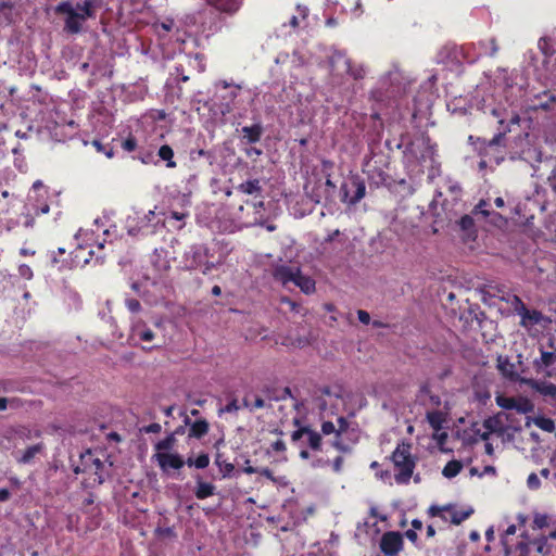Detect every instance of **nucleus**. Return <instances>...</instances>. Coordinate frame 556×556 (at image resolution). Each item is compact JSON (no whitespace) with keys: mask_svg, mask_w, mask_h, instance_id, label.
I'll list each match as a JSON object with an SVG mask.
<instances>
[{"mask_svg":"<svg viewBox=\"0 0 556 556\" xmlns=\"http://www.w3.org/2000/svg\"><path fill=\"white\" fill-rule=\"evenodd\" d=\"M508 131H510L508 127L500 130L490 140L469 135L468 143L479 157H484L495 165H500L505 160V137Z\"/></svg>","mask_w":556,"mask_h":556,"instance_id":"1","label":"nucleus"},{"mask_svg":"<svg viewBox=\"0 0 556 556\" xmlns=\"http://www.w3.org/2000/svg\"><path fill=\"white\" fill-rule=\"evenodd\" d=\"M220 261L214 260L208 247L204 243H194L190 245L182 255V268L187 270H195L201 268L204 275L210 274L213 269L220 265Z\"/></svg>","mask_w":556,"mask_h":556,"instance_id":"2","label":"nucleus"},{"mask_svg":"<svg viewBox=\"0 0 556 556\" xmlns=\"http://www.w3.org/2000/svg\"><path fill=\"white\" fill-rule=\"evenodd\" d=\"M417 458H413L412 454H391L386 457L383 466H392L396 471L394 475L397 483H407L413 475ZM381 479L388 478L391 475L389 468L381 470L377 473Z\"/></svg>","mask_w":556,"mask_h":556,"instance_id":"3","label":"nucleus"},{"mask_svg":"<svg viewBox=\"0 0 556 556\" xmlns=\"http://www.w3.org/2000/svg\"><path fill=\"white\" fill-rule=\"evenodd\" d=\"M321 432L324 435L333 434L331 445L340 452H349L350 446L345 443V438L349 434V422L345 418H338V428L331 421H324L321 425Z\"/></svg>","mask_w":556,"mask_h":556,"instance_id":"4","label":"nucleus"},{"mask_svg":"<svg viewBox=\"0 0 556 556\" xmlns=\"http://www.w3.org/2000/svg\"><path fill=\"white\" fill-rule=\"evenodd\" d=\"M342 201L350 205L357 204L366 194L365 180L359 175H351L341 186Z\"/></svg>","mask_w":556,"mask_h":556,"instance_id":"5","label":"nucleus"},{"mask_svg":"<svg viewBox=\"0 0 556 556\" xmlns=\"http://www.w3.org/2000/svg\"><path fill=\"white\" fill-rule=\"evenodd\" d=\"M459 437L465 445L485 441V452H493L492 444L488 442V431H484L482 422H472L460 432Z\"/></svg>","mask_w":556,"mask_h":556,"instance_id":"6","label":"nucleus"},{"mask_svg":"<svg viewBox=\"0 0 556 556\" xmlns=\"http://www.w3.org/2000/svg\"><path fill=\"white\" fill-rule=\"evenodd\" d=\"M291 439L293 442H300L299 447L302 450L301 452H306V447H311L313 450L318 448L321 437L318 432L304 427L293 431Z\"/></svg>","mask_w":556,"mask_h":556,"instance_id":"7","label":"nucleus"},{"mask_svg":"<svg viewBox=\"0 0 556 556\" xmlns=\"http://www.w3.org/2000/svg\"><path fill=\"white\" fill-rule=\"evenodd\" d=\"M403 535L396 531H388L382 534L380 549L386 556H395L403 548Z\"/></svg>","mask_w":556,"mask_h":556,"instance_id":"8","label":"nucleus"},{"mask_svg":"<svg viewBox=\"0 0 556 556\" xmlns=\"http://www.w3.org/2000/svg\"><path fill=\"white\" fill-rule=\"evenodd\" d=\"M339 63H342L346 74L350 75L354 80H361L365 78L366 70L363 64L355 63L342 53H336L331 58V64L332 66H336Z\"/></svg>","mask_w":556,"mask_h":556,"instance_id":"9","label":"nucleus"},{"mask_svg":"<svg viewBox=\"0 0 556 556\" xmlns=\"http://www.w3.org/2000/svg\"><path fill=\"white\" fill-rule=\"evenodd\" d=\"M260 391L268 401L278 402L293 397L289 387H280L276 382L264 383Z\"/></svg>","mask_w":556,"mask_h":556,"instance_id":"10","label":"nucleus"},{"mask_svg":"<svg viewBox=\"0 0 556 556\" xmlns=\"http://www.w3.org/2000/svg\"><path fill=\"white\" fill-rule=\"evenodd\" d=\"M78 460L80 464H76L71 457L72 468L75 473L86 472L88 470H93V473L97 475L98 470L102 467V463L98 458H92L93 454H77Z\"/></svg>","mask_w":556,"mask_h":556,"instance_id":"11","label":"nucleus"},{"mask_svg":"<svg viewBox=\"0 0 556 556\" xmlns=\"http://www.w3.org/2000/svg\"><path fill=\"white\" fill-rule=\"evenodd\" d=\"M308 13L309 10L305 5L298 4L287 22H283L282 26H289L292 30L303 29L308 26Z\"/></svg>","mask_w":556,"mask_h":556,"instance_id":"12","label":"nucleus"},{"mask_svg":"<svg viewBox=\"0 0 556 556\" xmlns=\"http://www.w3.org/2000/svg\"><path fill=\"white\" fill-rule=\"evenodd\" d=\"M153 29L160 40H165L167 35L174 31L173 36H175L176 41L180 45L185 43V39L180 35V30L178 28H175V22L172 18H166L163 22L154 23Z\"/></svg>","mask_w":556,"mask_h":556,"instance_id":"13","label":"nucleus"},{"mask_svg":"<svg viewBox=\"0 0 556 556\" xmlns=\"http://www.w3.org/2000/svg\"><path fill=\"white\" fill-rule=\"evenodd\" d=\"M153 458L167 475H169L172 470H178L185 465V462L178 454H153Z\"/></svg>","mask_w":556,"mask_h":556,"instance_id":"14","label":"nucleus"},{"mask_svg":"<svg viewBox=\"0 0 556 556\" xmlns=\"http://www.w3.org/2000/svg\"><path fill=\"white\" fill-rule=\"evenodd\" d=\"M300 271L298 267H291L288 265H277L273 269V278L280 282L282 286H287L288 283H294L295 278Z\"/></svg>","mask_w":556,"mask_h":556,"instance_id":"15","label":"nucleus"},{"mask_svg":"<svg viewBox=\"0 0 556 556\" xmlns=\"http://www.w3.org/2000/svg\"><path fill=\"white\" fill-rule=\"evenodd\" d=\"M206 3L212 7L215 11L219 12L220 14L225 15H233L236 14L242 3L243 0H205Z\"/></svg>","mask_w":556,"mask_h":556,"instance_id":"16","label":"nucleus"},{"mask_svg":"<svg viewBox=\"0 0 556 556\" xmlns=\"http://www.w3.org/2000/svg\"><path fill=\"white\" fill-rule=\"evenodd\" d=\"M529 388L544 397L556 400V384L546 380L529 379L526 381Z\"/></svg>","mask_w":556,"mask_h":556,"instance_id":"17","label":"nucleus"},{"mask_svg":"<svg viewBox=\"0 0 556 556\" xmlns=\"http://www.w3.org/2000/svg\"><path fill=\"white\" fill-rule=\"evenodd\" d=\"M484 431H488V439L490 435L502 438L506 432V426L503 422L502 414L489 417L482 422Z\"/></svg>","mask_w":556,"mask_h":556,"instance_id":"18","label":"nucleus"},{"mask_svg":"<svg viewBox=\"0 0 556 556\" xmlns=\"http://www.w3.org/2000/svg\"><path fill=\"white\" fill-rule=\"evenodd\" d=\"M556 103V96L549 91L545 90L540 94H536L532 104L530 105V110L536 112L539 110L542 111H551L553 105Z\"/></svg>","mask_w":556,"mask_h":556,"instance_id":"19","label":"nucleus"},{"mask_svg":"<svg viewBox=\"0 0 556 556\" xmlns=\"http://www.w3.org/2000/svg\"><path fill=\"white\" fill-rule=\"evenodd\" d=\"M94 251H87L84 247H77L71 253V266L72 267H84L89 264L93 257Z\"/></svg>","mask_w":556,"mask_h":556,"instance_id":"20","label":"nucleus"},{"mask_svg":"<svg viewBox=\"0 0 556 556\" xmlns=\"http://www.w3.org/2000/svg\"><path fill=\"white\" fill-rule=\"evenodd\" d=\"M263 126L261 123L253 124L251 126H244L241 129L242 141L248 144L256 143L261 140L263 135Z\"/></svg>","mask_w":556,"mask_h":556,"instance_id":"21","label":"nucleus"},{"mask_svg":"<svg viewBox=\"0 0 556 556\" xmlns=\"http://www.w3.org/2000/svg\"><path fill=\"white\" fill-rule=\"evenodd\" d=\"M101 0H85L83 3H77L76 9L80 12V18L86 21L96 16V8L100 7Z\"/></svg>","mask_w":556,"mask_h":556,"instance_id":"22","label":"nucleus"},{"mask_svg":"<svg viewBox=\"0 0 556 556\" xmlns=\"http://www.w3.org/2000/svg\"><path fill=\"white\" fill-rule=\"evenodd\" d=\"M237 190L244 194H253L255 197L263 198V195H262L263 188L261 186L260 179H251V180L241 182L237 187Z\"/></svg>","mask_w":556,"mask_h":556,"instance_id":"23","label":"nucleus"},{"mask_svg":"<svg viewBox=\"0 0 556 556\" xmlns=\"http://www.w3.org/2000/svg\"><path fill=\"white\" fill-rule=\"evenodd\" d=\"M520 325L525 328H528L530 326L540 324L544 316L540 311L527 308L526 312L520 315Z\"/></svg>","mask_w":556,"mask_h":556,"instance_id":"24","label":"nucleus"},{"mask_svg":"<svg viewBox=\"0 0 556 556\" xmlns=\"http://www.w3.org/2000/svg\"><path fill=\"white\" fill-rule=\"evenodd\" d=\"M498 298L510 304L511 307L514 308L515 313L517 315H521L523 312H526V309L528 308L526 306V304L523 303V301L516 294H510V293H506V294H503V295H498Z\"/></svg>","mask_w":556,"mask_h":556,"instance_id":"25","label":"nucleus"},{"mask_svg":"<svg viewBox=\"0 0 556 556\" xmlns=\"http://www.w3.org/2000/svg\"><path fill=\"white\" fill-rule=\"evenodd\" d=\"M530 422H533L538 428L546 432L555 431V421L545 416H536L533 418L528 417L526 422L527 426H530Z\"/></svg>","mask_w":556,"mask_h":556,"instance_id":"26","label":"nucleus"},{"mask_svg":"<svg viewBox=\"0 0 556 556\" xmlns=\"http://www.w3.org/2000/svg\"><path fill=\"white\" fill-rule=\"evenodd\" d=\"M293 285L299 287L305 294L315 292V280L308 276L302 275L301 270L299 271Z\"/></svg>","mask_w":556,"mask_h":556,"instance_id":"27","label":"nucleus"},{"mask_svg":"<svg viewBox=\"0 0 556 556\" xmlns=\"http://www.w3.org/2000/svg\"><path fill=\"white\" fill-rule=\"evenodd\" d=\"M81 22L84 21L80 18V14L76 11L65 18L64 29L70 34H78L81 30Z\"/></svg>","mask_w":556,"mask_h":556,"instance_id":"28","label":"nucleus"},{"mask_svg":"<svg viewBox=\"0 0 556 556\" xmlns=\"http://www.w3.org/2000/svg\"><path fill=\"white\" fill-rule=\"evenodd\" d=\"M306 194L309 197L311 201L316 204H319L323 200H328L331 194L323 189L321 184L314 187L311 191L308 190V186L305 187Z\"/></svg>","mask_w":556,"mask_h":556,"instance_id":"29","label":"nucleus"},{"mask_svg":"<svg viewBox=\"0 0 556 556\" xmlns=\"http://www.w3.org/2000/svg\"><path fill=\"white\" fill-rule=\"evenodd\" d=\"M427 421L431 426V428L439 432L443 428V424L445 422L444 414L440 410H432L427 413Z\"/></svg>","mask_w":556,"mask_h":556,"instance_id":"30","label":"nucleus"},{"mask_svg":"<svg viewBox=\"0 0 556 556\" xmlns=\"http://www.w3.org/2000/svg\"><path fill=\"white\" fill-rule=\"evenodd\" d=\"M208 431V422L204 419L195 420L189 428V437L201 439Z\"/></svg>","mask_w":556,"mask_h":556,"instance_id":"31","label":"nucleus"},{"mask_svg":"<svg viewBox=\"0 0 556 556\" xmlns=\"http://www.w3.org/2000/svg\"><path fill=\"white\" fill-rule=\"evenodd\" d=\"M514 409L519 414L532 413L534 410V404L526 396H517Z\"/></svg>","mask_w":556,"mask_h":556,"instance_id":"32","label":"nucleus"},{"mask_svg":"<svg viewBox=\"0 0 556 556\" xmlns=\"http://www.w3.org/2000/svg\"><path fill=\"white\" fill-rule=\"evenodd\" d=\"M215 486L211 483L203 482L200 479L197 482L194 494L197 498L203 500L214 494Z\"/></svg>","mask_w":556,"mask_h":556,"instance_id":"33","label":"nucleus"},{"mask_svg":"<svg viewBox=\"0 0 556 556\" xmlns=\"http://www.w3.org/2000/svg\"><path fill=\"white\" fill-rule=\"evenodd\" d=\"M554 363H556V354L554 352L541 351V358L535 359L533 364L536 369H540L541 367H551Z\"/></svg>","mask_w":556,"mask_h":556,"instance_id":"34","label":"nucleus"},{"mask_svg":"<svg viewBox=\"0 0 556 556\" xmlns=\"http://www.w3.org/2000/svg\"><path fill=\"white\" fill-rule=\"evenodd\" d=\"M157 155L160 156L161 160L166 161V166L168 168L176 167V162L173 160L174 151L172 147H169L168 144H163L162 147H160Z\"/></svg>","mask_w":556,"mask_h":556,"instance_id":"35","label":"nucleus"},{"mask_svg":"<svg viewBox=\"0 0 556 556\" xmlns=\"http://www.w3.org/2000/svg\"><path fill=\"white\" fill-rule=\"evenodd\" d=\"M463 468V464L460 460L453 459L446 464V466L442 470V475L445 478H454L459 473Z\"/></svg>","mask_w":556,"mask_h":556,"instance_id":"36","label":"nucleus"},{"mask_svg":"<svg viewBox=\"0 0 556 556\" xmlns=\"http://www.w3.org/2000/svg\"><path fill=\"white\" fill-rule=\"evenodd\" d=\"M473 514V508L472 507H469L467 508L466 510H455L454 508L452 509V511H450V515H451V522L453 525H460L464 520H466L467 518H469L471 515Z\"/></svg>","mask_w":556,"mask_h":556,"instance_id":"37","label":"nucleus"},{"mask_svg":"<svg viewBox=\"0 0 556 556\" xmlns=\"http://www.w3.org/2000/svg\"><path fill=\"white\" fill-rule=\"evenodd\" d=\"M452 509H453L452 504H448L445 506L432 505L429 507L428 514L431 517H440L443 521H447V517H446L445 513H450V511H452Z\"/></svg>","mask_w":556,"mask_h":556,"instance_id":"38","label":"nucleus"},{"mask_svg":"<svg viewBox=\"0 0 556 556\" xmlns=\"http://www.w3.org/2000/svg\"><path fill=\"white\" fill-rule=\"evenodd\" d=\"M249 459L245 460V466L243 467V471L247 473H255L258 472L262 476H265L266 478L270 479L271 481H276V479L273 477V472L266 468V467H253Z\"/></svg>","mask_w":556,"mask_h":556,"instance_id":"39","label":"nucleus"},{"mask_svg":"<svg viewBox=\"0 0 556 556\" xmlns=\"http://www.w3.org/2000/svg\"><path fill=\"white\" fill-rule=\"evenodd\" d=\"M109 427L101 425V434L105 438L109 444L119 443L123 440V435L117 430L108 431Z\"/></svg>","mask_w":556,"mask_h":556,"instance_id":"40","label":"nucleus"},{"mask_svg":"<svg viewBox=\"0 0 556 556\" xmlns=\"http://www.w3.org/2000/svg\"><path fill=\"white\" fill-rule=\"evenodd\" d=\"M189 216V213L187 211H176V210H169L166 218L167 219H174L176 222H179L180 224L176 226L177 229H181L184 227V220Z\"/></svg>","mask_w":556,"mask_h":556,"instance_id":"41","label":"nucleus"},{"mask_svg":"<svg viewBox=\"0 0 556 556\" xmlns=\"http://www.w3.org/2000/svg\"><path fill=\"white\" fill-rule=\"evenodd\" d=\"M175 442H176V439H175L174 434H168L165 439L156 442L155 451L156 452L168 451V450L173 448Z\"/></svg>","mask_w":556,"mask_h":556,"instance_id":"42","label":"nucleus"},{"mask_svg":"<svg viewBox=\"0 0 556 556\" xmlns=\"http://www.w3.org/2000/svg\"><path fill=\"white\" fill-rule=\"evenodd\" d=\"M516 396L497 395L495 397L496 404L503 409H514Z\"/></svg>","mask_w":556,"mask_h":556,"instance_id":"43","label":"nucleus"},{"mask_svg":"<svg viewBox=\"0 0 556 556\" xmlns=\"http://www.w3.org/2000/svg\"><path fill=\"white\" fill-rule=\"evenodd\" d=\"M134 334L144 342H151L154 339V332L149 328L135 327Z\"/></svg>","mask_w":556,"mask_h":556,"instance_id":"44","label":"nucleus"},{"mask_svg":"<svg viewBox=\"0 0 556 556\" xmlns=\"http://www.w3.org/2000/svg\"><path fill=\"white\" fill-rule=\"evenodd\" d=\"M13 5L9 2L0 3V18H3L8 24L13 22L12 17Z\"/></svg>","mask_w":556,"mask_h":556,"instance_id":"45","label":"nucleus"},{"mask_svg":"<svg viewBox=\"0 0 556 556\" xmlns=\"http://www.w3.org/2000/svg\"><path fill=\"white\" fill-rule=\"evenodd\" d=\"M547 536L542 535L533 541V543L536 544V552L544 556L551 553V546L547 544Z\"/></svg>","mask_w":556,"mask_h":556,"instance_id":"46","label":"nucleus"},{"mask_svg":"<svg viewBox=\"0 0 556 556\" xmlns=\"http://www.w3.org/2000/svg\"><path fill=\"white\" fill-rule=\"evenodd\" d=\"M121 147L126 152H134L138 149L137 139L130 134L127 138L122 140Z\"/></svg>","mask_w":556,"mask_h":556,"instance_id":"47","label":"nucleus"},{"mask_svg":"<svg viewBox=\"0 0 556 556\" xmlns=\"http://www.w3.org/2000/svg\"><path fill=\"white\" fill-rule=\"evenodd\" d=\"M216 465L219 467L224 477L229 476L235 469V466L232 463H227L226 460H222V454H217Z\"/></svg>","mask_w":556,"mask_h":556,"instance_id":"48","label":"nucleus"},{"mask_svg":"<svg viewBox=\"0 0 556 556\" xmlns=\"http://www.w3.org/2000/svg\"><path fill=\"white\" fill-rule=\"evenodd\" d=\"M433 437H434V439L438 442L440 452H453L452 448L444 447V444H445V442L447 440V432L446 431H444L443 429L441 431H439V432L434 431Z\"/></svg>","mask_w":556,"mask_h":556,"instance_id":"49","label":"nucleus"},{"mask_svg":"<svg viewBox=\"0 0 556 556\" xmlns=\"http://www.w3.org/2000/svg\"><path fill=\"white\" fill-rule=\"evenodd\" d=\"M56 14H66L67 16L76 12L68 1L59 3L54 9Z\"/></svg>","mask_w":556,"mask_h":556,"instance_id":"50","label":"nucleus"},{"mask_svg":"<svg viewBox=\"0 0 556 556\" xmlns=\"http://www.w3.org/2000/svg\"><path fill=\"white\" fill-rule=\"evenodd\" d=\"M265 396L262 397V396H255V400H254V403L253 405H250L249 401L247 397H244L243 400V404L244 406L247 407H251V409H261V408H264L266 406L265 404Z\"/></svg>","mask_w":556,"mask_h":556,"instance_id":"51","label":"nucleus"},{"mask_svg":"<svg viewBox=\"0 0 556 556\" xmlns=\"http://www.w3.org/2000/svg\"><path fill=\"white\" fill-rule=\"evenodd\" d=\"M125 305L131 313H139L141 311V303L137 299H126Z\"/></svg>","mask_w":556,"mask_h":556,"instance_id":"52","label":"nucleus"},{"mask_svg":"<svg viewBox=\"0 0 556 556\" xmlns=\"http://www.w3.org/2000/svg\"><path fill=\"white\" fill-rule=\"evenodd\" d=\"M548 526V517L542 514H535L533 520V527L538 529H542Z\"/></svg>","mask_w":556,"mask_h":556,"instance_id":"53","label":"nucleus"},{"mask_svg":"<svg viewBox=\"0 0 556 556\" xmlns=\"http://www.w3.org/2000/svg\"><path fill=\"white\" fill-rule=\"evenodd\" d=\"M459 226L463 230H470L473 228L475 226V222H473V218L469 215H464L460 219H459Z\"/></svg>","mask_w":556,"mask_h":556,"instance_id":"54","label":"nucleus"},{"mask_svg":"<svg viewBox=\"0 0 556 556\" xmlns=\"http://www.w3.org/2000/svg\"><path fill=\"white\" fill-rule=\"evenodd\" d=\"M18 275L26 280H30L34 276L33 269L27 264H21L18 266Z\"/></svg>","mask_w":556,"mask_h":556,"instance_id":"55","label":"nucleus"},{"mask_svg":"<svg viewBox=\"0 0 556 556\" xmlns=\"http://www.w3.org/2000/svg\"><path fill=\"white\" fill-rule=\"evenodd\" d=\"M162 427L157 422H152L149 426H144L139 428L140 433H159L161 431Z\"/></svg>","mask_w":556,"mask_h":556,"instance_id":"56","label":"nucleus"},{"mask_svg":"<svg viewBox=\"0 0 556 556\" xmlns=\"http://www.w3.org/2000/svg\"><path fill=\"white\" fill-rule=\"evenodd\" d=\"M488 202L484 201V200H481L473 208V213L475 214H481L482 216L484 217H488L490 215V212L488 210H485V207L488 206Z\"/></svg>","mask_w":556,"mask_h":556,"instance_id":"57","label":"nucleus"},{"mask_svg":"<svg viewBox=\"0 0 556 556\" xmlns=\"http://www.w3.org/2000/svg\"><path fill=\"white\" fill-rule=\"evenodd\" d=\"M208 463L210 459L207 454H200V456L194 459V466L200 469L207 467Z\"/></svg>","mask_w":556,"mask_h":556,"instance_id":"58","label":"nucleus"},{"mask_svg":"<svg viewBox=\"0 0 556 556\" xmlns=\"http://www.w3.org/2000/svg\"><path fill=\"white\" fill-rule=\"evenodd\" d=\"M507 366L513 367L507 358L503 359L501 356L498 357V369L506 376H511V372H508Z\"/></svg>","mask_w":556,"mask_h":556,"instance_id":"59","label":"nucleus"},{"mask_svg":"<svg viewBox=\"0 0 556 556\" xmlns=\"http://www.w3.org/2000/svg\"><path fill=\"white\" fill-rule=\"evenodd\" d=\"M527 484L529 489L535 490L540 486V479L535 473H531L528 477Z\"/></svg>","mask_w":556,"mask_h":556,"instance_id":"60","label":"nucleus"},{"mask_svg":"<svg viewBox=\"0 0 556 556\" xmlns=\"http://www.w3.org/2000/svg\"><path fill=\"white\" fill-rule=\"evenodd\" d=\"M547 184L551 187L553 193L556 195V166L549 173L547 177Z\"/></svg>","mask_w":556,"mask_h":556,"instance_id":"61","label":"nucleus"},{"mask_svg":"<svg viewBox=\"0 0 556 556\" xmlns=\"http://www.w3.org/2000/svg\"><path fill=\"white\" fill-rule=\"evenodd\" d=\"M516 549L520 552V555L529 556L530 553V543L526 541H521L516 545Z\"/></svg>","mask_w":556,"mask_h":556,"instance_id":"62","label":"nucleus"},{"mask_svg":"<svg viewBox=\"0 0 556 556\" xmlns=\"http://www.w3.org/2000/svg\"><path fill=\"white\" fill-rule=\"evenodd\" d=\"M154 266L157 268L160 274L166 273L169 269V262L167 260H162L161 262H155Z\"/></svg>","mask_w":556,"mask_h":556,"instance_id":"63","label":"nucleus"},{"mask_svg":"<svg viewBox=\"0 0 556 556\" xmlns=\"http://www.w3.org/2000/svg\"><path fill=\"white\" fill-rule=\"evenodd\" d=\"M357 317L362 324L368 325L370 323V315L366 311L358 309Z\"/></svg>","mask_w":556,"mask_h":556,"instance_id":"64","label":"nucleus"}]
</instances>
